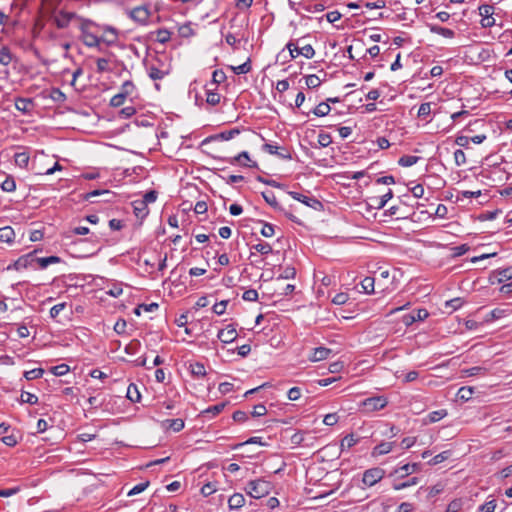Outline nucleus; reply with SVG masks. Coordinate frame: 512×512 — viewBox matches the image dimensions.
Masks as SVG:
<instances>
[{
  "instance_id": "nucleus-31",
  "label": "nucleus",
  "mask_w": 512,
  "mask_h": 512,
  "mask_svg": "<svg viewBox=\"0 0 512 512\" xmlns=\"http://www.w3.org/2000/svg\"><path fill=\"white\" fill-rule=\"evenodd\" d=\"M14 59V55L7 46H2L0 49V64L8 66Z\"/></svg>"
},
{
  "instance_id": "nucleus-44",
  "label": "nucleus",
  "mask_w": 512,
  "mask_h": 512,
  "mask_svg": "<svg viewBox=\"0 0 512 512\" xmlns=\"http://www.w3.org/2000/svg\"><path fill=\"white\" fill-rule=\"evenodd\" d=\"M166 74H167V72L160 70L159 68H157L155 66H150L148 68V75L154 81L163 79Z\"/></svg>"
},
{
  "instance_id": "nucleus-61",
  "label": "nucleus",
  "mask_w": 512,
  "mask_h": 512,
  "mask_svg": "<svg viewBox=\"0 0 512 512\" xmlns=\"http://www.w3.org/2000/svg\"><path fill=\"white\" fill-rule=\"evenodd\" d=\"M318 143L321 147H327L332 143V137L328 133L321 132L318 135Z\"/></svg>"
},
{
  "instance_id": "nucleus-41",
  "label": "nucleus",
  "mask_w": 512,
  "mask_h": 512,
  "mask_svg": "<svg viewBox=\"0 0 512 512\" xmlns=\"http://www.w3.org/2000/svg\"><path fill=\"white\" fill-rule=\"evenodd\" d=\"M252 249H254L255 251H257L258 253H260L262 255H268V254L272 253V251H273L272 246L269 243L264 242V241H261L255 245H253Z\"/></svg>"
},
{
  "instance_id": "nucleus-12",
  "label": "nucleus",
  "mask_w": 512,
  "mask_h": 512,
  "mask_svg": "<svg viewBox=\"0 0 512 512\" xmlns=\"http://www.w3.org/2000/svg\"><path fill=\"white\" fill-rule=\"evenodd\" d=\"M479 15L482 17L481 25L485 28L492 27L495 24V19L492 17L494 7L492 5L483 4L479 6Z\"/></svg>"
},
{
  "instance_id": "nucleus-25",
  "label": "nucleus",
  "mask_w": 512,
  "mask_h": 512,
  "mask_svg": "<svg viewBox=\"0 0 512 512\" xmlns=\"http://www.w3.org/2000/svg\"><path fill=\"white\" fill-rule=\"evenodd\" d=\"M226 405H227V402H221L216 405H212V406L206 408L205 410H203L201 412V414L203 416L213 418V417L217 416L218 414H220L224 410Z\"/></svg>"
},
{
  "instance_id": "nucleus-1",
  "label": "nucleus",
  "mask_w": 512,
  "mask_h": 512,
  "mask_svg": "<svg viewBox=\"0 0 512 512\" xmlns=\"http://www.w3.org/2000/svg\"><path fill=\"white\" fill-rule=\"evenodd\" d=\"M51 18L58 29H65L69 27L70 24H75L79 27L81 22L85 20V18L79 16L77 13L67 11L64 8L54 10Z\"/></svg>"
},
{
  "instance_id": "nucleus-36",
  "label": "nucleus",
  "mask_w": 512,
  "mask_h": 512,
  "mask_svg": "<svg viewBox=\"0 0 512 512\" xmlns=\"http://www.w3.org/2000/svg\"><path fill=\"white\" fill-rule=\"evenodd\" d=\"M61 262V258L58 256H49V257H42L37 258V263L41 269H45L50 264H56Z\"/></svg>"
},
{
  "instance_id": "nucleus-48",
  "label": "nucleus",
  "mask_w": 512,
  "mask_h": 512,
  "mask_svg": "<svg viewBox=\"0 0 512 512\" xmlns=\"http://www.w3.org/2000/svg\"><path fill=\"white\" fill-rule=\"evenodd\" d=\"M206 102L212 106H215L217 104H219L220 102V94L213 91V90H210L208 89L207 92H206Z\"/></svg>"
},
{
  "instance_id": "nucleus-22",
  "label": "nucleus",
  "mask_w": 512,
  "mask_h": 512,
  "mask_svg": "<svg viewBox=\"0 0 512 512\" xmlns=\"http://www.w3.org/2000/svg\"><path fill=\"white\" fill-rule=\"evenodd\" d=\"M394 444V442H381L380 444L376 445L373 448L371 455L373 457H378L381 455L388 454L389 452L392 451Z\"/></svg>"
},
{
  "instance_id": "nucleus-46",
  "label": "nucleus",
  "mask_w": 512,
  "mask_h": 512,
  "mask_svg": "<svg viewBox=\"0 0 512 512\" xmlns=\"http://www.w3.org/2000/svg\"><path fill=\"white\" fill-rule=\"evenodd\" d=\"M141 347V343L137 339H133L130 341L129 344L125 347V352L129 355H135L138 353L139 349Z\"/></svg>"
},
{
  "instance_id": "nucleus-53",
  "label": "nucleus",
  "mask_w": 512,
  "mask_h": 512,
  "mask_svg": "<svg viewBox=\"0 0 512 512\" xmlns=\"http://www.w3.org/2000/svg\"><path fill=\"white\" fill-rule=\"evenodd\" d=\"M473 393H474V389L472 387H461L458 390L457 395L460 399L468 401L469 399H471Z\"/></svg>"
},
{
  "instance_id": "nucleus-56",
  "label": "nucleus",
  "mask_w": 512,
  "mask_h": 512,
  "mask_svg": "<svg viewBox=\"0 0 512 512\" xmlns=\"http://www.w3.org/2000/svg\"><path fill=\"white\" fill-rule=\"evenodd\" d=\"M262 223H263V227L260 231L261 235L266 238L272 237L275 234L274 225L267 223V222H262Z\"/></svg>"
},
{
  "instance_id": "nucleus-3",
  "label": "nucleus",
  "mask_w": 512,
  "mask_h": 512,
  "mask_svg": "<svg viewBox=\"0 0 512 512\" xmlns=\"http://www.w3.org/2000/svg\"><path fill=\"white\" fill-rule=\"evenodd\" d=\"M245 490L252 498L260 499L270 493L271 483L263 479L252 480L248 482Z\"/></svg>"
},
{
  "instance_id": "nucleus-35",
  "label": "nucleus",
  "mask_w": 512,
  "mask_h": 512,
  "mask_svg": "<svg viewBox=\"0 0 512 512\" xmlns=\"http://www.w3.org/2000/svg\"><path fill=\"white\" fill-rule=\"evenodd\" d=\"M420 159L421 157L419 156L403 155L402 157L399 158L398 164L402 167H410L416 164Z\"/></svg>"
},
{
  "instance_id": "nucleus-39",
  "label": "nucleus",
  "mask_w": 512,
  "mask_h": 512,
  "mask_svg": "<svg viewBox=\"0 0 512 512\" xmlns=\"http://www.w3.org/2000/svg\"><path fill=\"white\" fill-rule=\"evenodd\" d=\"M330 111L331 107L329 106V104L326 102H321L313 109L312 112L314 115L318 117H323L328 115Z\"/></svg>"
},
{
  "instance_id": "nucleus-19",
  "label": "nucleus",
  "mask_w": 512,
  "mask_h": 512,
  "mask_svg": "<svg viewBox=\"0 0 512 512\" xmlns=\"http://www.w3.org/2000/svg\"><path fill=\"white\" fill-rule=\"evenodd\" d=\"M0 178H3L1 182V189L4 192H14L16 190V182L12 175L0 172Z\"/></svg>"
},
{
  "instance_id": "nucleus-5",
  "label": "nucleus",
  "mask_w": 512,
  "mask_h": 512,
  "mask_svg": "<svg viewBox=\"0 0 512 512\" xmlns=\"http://www.w3.org/2000/svg\"><path fill=\"white\" fill-rule=\"evenodd\" d=\"M317 437L308 431H297L290 437V442L296 446L313 447Z\"/></svg>"
},
{
  "instance_id": "nucleus-52",
  "label": "nucleus",
  "mask_w": 512,
  "mask_h": 512,
  "mask_svg": "<svg viewBox=\"0 0 512 512\" xmlns=\"http://www.w3.org/2000/svg\"><path fill=\"white\" fill-rule=\"evenodd\" d=\"M305 80H306L307 87L310 89L317 88L321 84L320 78L315 74L306 76Z\"/></svg>"
},
{
  "instance_id": "nucleus-37",
  "label": "nucleus",
  "mask_w": 512,
  "mask_h": 512,
  "mask_svg": "<svg viewBox=\"0 0 512 512\" xmlns=\"http://www.w3.org/2000/svg\"><path fill=\"white\" fill-rule=\"evenodd\" d=\"M29 155L26 152H18L14 155V161L20 168H26L29 163Z\"/></svg>"
},
{
  "instance_id": "nucleus-51",
  "label": "nucleus",
  "mask_w": 512,
  "mask_h": 512,
  "mask_svg": "<svg viewBox=\"0 0 512 512\" xmlns=\"http://www.w3.org/2000/svg\"><path fill=\"white\" fill-rule=\"evenodd\" d=\"M44 370L42 368H35L29 371H25L24 377L27 380H34L43 376Z\"/></svg>"
},
{
  "instance_id": "nucleus-9",
  "label": "nucleus",
  "mask_w": 512,
  "mask_h": 512,
  "mask_svg": "<svg viewBox=\"0 0 512 512\" xmlns=\"http://www.w3.org/2000/svg\"><path fill=\"white\" fill-rule=\"evenodd\" d=\"M288 194L294 200H297L314 210L319 211V210H322V208H323L322 202L315 197H309V196L303 195V194L295 192V191H288Z\"/></svg>"
},
{
  "instance_id": "nucleus-10",
  "label": "nucleus",
  "mask_w": 512,
  "mask_h": 512,
  "mask_svg": "<svg viewBox=\"0 0 512 512\" xmlns=\"http://www.w3.org/2000/svg\"><path fill=\"white\" fill-rule=\"evenodd\" d=\"M361 404L367 411L373 412L383 409L388 404V401L383 396H374L366 398Z\"/></svg>"
},
{
  "instance_id": "nucleus-18",
  "label": "nucleus",
  "mask_w": 512,
  "mask_h": 512,
  "mask_svg": "<svg viewBox=\"0 0 512 512\" xmlns=\"http://www.w3.org/2000/svg\"><path fill=\"white\" fill-rule=\"evenodd\" d=\"M228 162L230 164L240 163L242 166L245 167H257V163L251 161L249 154L246 151H243L239 153L237 156L228 159Z\"/></svg>"
},
{
  "instance_id": "nucleus-64",
  "label": "nucleus",
  "mask_w": 512,
  "mask_h": 512,
  "mask_svg": "<svg viewBox=\"0 0 512 512\" xmlns=\"http://www.w3.org/2000/svg\"><path fill=\"white\" fill-rule=\"evenodd\" d=\"M51 372L56 376H63L69 372V366L60 364L51 368Z\"/></svg>"
},
{
  "instance_id": "nucleus-34",
  "label": "nucleus",
  "mask_w": 512,
  "mask_h": 512,
  "mask_svg": "<svg viewBox=\"0 0 512 512\" xmlns=\"http://www.w3.org/2000/svg\"><path fill=\"white\" fill-rule=\"evenodd\" d=\"M126 397L130 401H132V402H139L140 401L141 395H140V392L138 390V387L134 383H131L128 386Z\"/></svg>"
},
{
  "instance_id": "nucleus-21",
  "label": "nucleus",
  "mask_w": 512,
  "mask_h": 512,
  "mask_svg": "<svg viewBox=\"0 0 512 512\" xmlns=\"http://www.w3.org/2000/svg\"><path fill=\"white\" fill-rule=\"evenodd\" d=\"M132 206L133 212L138 219L143 220L149 213V209L148 206H146L145 201L135 200L132 203Z\"/></svg>"
},
{
  "instance_id": "nucleus-28",
  "label": "nucleus",
  "mask_w": 512,
  "mask_h": 512,
  "mask_svg": "<svg viewBox=\"0 0 512 512\" xmlns=\"http://www.w3.org/2000/svg\"><path fill=\"white\" fill-rule=\"evenodd\" d=\"M393 198V191L388 189V191L382 195L381 197H373L371 200L374 202V207L376 209H382L385 207L387 202Z\"/></svg>"
},
{
  "instance_id": "nucleus-6",
  "label": "nucleus",
  "mask_w": 512,
  "mask_h": 512,
  "mask_svg": "<svg viewBox=\"0 0 512 512\" xmlns=\"http://www.w3.org/2000/svg\"><path fill=\"white\" fill-rule=\"evenodd\" d=\"M262 150L283 160H292L291 150L287 146H279L276 143H265Z\"/></svg>"
},
{
  "instance_id": "nucleus-49",
  "label": "nucleus",
  "mask_w": 512,
  "mask_h": 512,
  "mask_svg": "<svg viewBox=\"0 0 512 512\" xmlns=\"http://www.w3.org/2000/svg\"><path fill=\"white\" fill-rule=\"evenodd\" d=\"M20 402L21 403H28V404L34 405V404L38 403V397L35 394H33V393L25 392L24 391L21 394Z\"/></svg>"
},
{
  "instance_id": "nucleus-26",
  "label": "nucleus",
  "mask_w": 512,
  "mask_h": 512,
  "mask_svg": "<svg viewBox=\"0 0 512 512\" xmlns=\"http://www.w3.org/2000/svg\"><path fill=\"white\" fill-rule=\"evenodd\" d=\"M360 441V437H357L355 434L351 433L346 435L342 440L340 444L341 451L348 450L358 444Z\"/></svg>"
},
{
  "instance_id": "nucleus-63",
  "label": "nucleus",
  "mask_w": 512,
  "mask_h": 512,
  "mask_svg": "<svg viewBox=\"0 0 512 512\" xmlns=\"http://www.w3.org/2000/svg\"><path fill=\"white\" fill-rule=\"evenodd\" d=\"M216 490L217 489H216L215 483L208 482L202 486L201 493L203 496L207 497V496L212 495L214 492H216Z\"/></svg>"
},
{
  "instance_id": "nucleus-54",
  "label": "nucleus",
  "mask_w": 512,
  "mask_h": 512,
  "mask_svg": "<svg viewBox=\"0 0 512 512\" xmlns=\"http://www.w3.org/2000/svg\"><path fill=\"white\" fill-rule=\"evenodd\" d=\"M296 276V269L292 266H287L283 269L277 280L280 279H293Z\"/></svg>"
},
{
  "instance_id": "nucleus-38",
  "label": "nucleus",
  "mask_w": 512,
  "mask_h": 512,
  "mask_svg": "<svg viewBox=\"0 0 512 512\" xmlns=\"http://www.w3.org/2000/svg\"><path fill=\"white\" fill-rule=\"evenodd\" d=\"M374 285H375V279L373 277H365L361 281V288H362L363 292L366 294L374 293Z\"/></svg>"
},
{
  "instance_id": "nucleus-11",
  "label": "nucleus",
  "mask_w": 512,
  "mask_h": 512,
  "mask_svg": "<svg viewBox=\"0 0 512 512\" xmlns=\"http://www.w3.org/2000/svg\"><path fill=\"white\" fill-rule=\"evenodd\" d=\"M36 252L37 250H34L33 252L19 257L13 265L8 266V269L14 268L15 270H22L32 266L34 262H37V257L35 256Z\"/></svg>"
},
{
  "instance_id": "nucleus-62",
  "label": "nucleus",
  "mask_w": 512,
  "mask_h": 512,
  "mask_svg": "<svg viewBox=\"0 0 512 512\" xmlns=\"http://www.w3.org/2000/svg\"><path fill=\"white\" fill-rule=\"evenodd\" d=\"M226 80V74L223 70H215L212 74V82L214 85L220 84Z\"/></svg>"
},
{
  "instance_id": "nucleus-27",
  "label": "nucleus",
  "mask_w": 512,
  "mask_h": 512,
  "mask_svg": "<svg viewBox=\"0 0 512 512\" xmlns=\"http://www.w3.org/2000/svg\"><path fill=\"white\" fill-rule=\"evenodd\" d=\"M15 240V231L10 226L0 228V242L8 244L13 243Z\"/></svg>"
},
{
  "instance_id": "nucleus-30",
  "label": "nucleus",
  "mask_w": 512,
  "mask_h": 512,
  "mask_svg": "<svg viewBox=\"0 0 512 512\" xmlns=\"http://www.w3.org/2000/svg\"><path fill=\"white\" fill-rule=\"evenodd\" d=\"M245 503V498L241 493H234L228 499V505L231 510L241 508Z\"/></svg>"
},
{
  "instance_id": "nucleus-7",
  "label": "nucleus",
  "mask_w": 512,
  "mask_h": 512,
  "mask_svg": "<svg viewBox=\"0 0 512 512\" xmlns=\"http://www.w3.org/2000/svg\"><path fill=\"white\" fill-rule=\"evenodd\" d=\"M93 24L91 20L85 19L78 27L82 32L83 42L88 47H96L100 43V39L95 34L89 32V28Z\"/></svg>"
},
{
  "instance_id": "nucleus-2",
  "label": "nucleus",
  "mask_w": 512,
  "mask_h": 512,
  "mask_svg": "<svg viewBox=\"0 0 512 512\" xmlns=\"http://www.w3.org/2000/svg\"><path fill=\"white\" fill-rule=\"evenodd\" d=\"M302 41L303 39H297L296 41L290 40L286 44V48L289 50V54L292 59L299 55H302L307 59L314 57V48L310 44H304Z\"/></svg>"
},
{
  "instance_id": "nucleus-17",
  "label": "nucleus",
  "mask_w": 512,
  "mask_h": 512,
  "mask_svg": "<svg viewBox=\"0 0 512 512\" xmlns=\"http://www.w3.org/2000/svg\"><path fill=\"white\" fill-rule=\"evenodd\" d=\"M420 464L419 463H412V464H405L398 468H396L393 472L394 475H397L399 478H404L414 472L419 471Z\"/></svg>"
},
{
  "instance_id": "nucleus-20",
  "label": "nucleus",
  "mask_w": 512,
  "mask_h": 512,
  "mask_svg": "<svg viewBox=\"0 0 512 512\" xmlns=\"http://www.w3.org/2000/svg\"><path fill=\"white\" fill-rule=\"evenodd\" d=\"M512 278V275L510 273V269L509 268H506V269H503V270H497V271H494L493 274L490 276V282L492 284H495V283H503L505 280H509Z\"/></svg>"
},
{
  "instance_id": "nucleus-33",
  "label": "nucleus",
  "mask_w": 512,
  "mask_h": 512,
  "mask_svg": "<svg viewBox=\"0 0 512 512\" xmlns=\"http://www.w3.org/2000/svg\"><path fill=\"white\" fill-rule=\"evenodd\" d=\"M262 196L267 204L273 207L276 210L282 211L283 208L278 203L275 194L272 191H264L262 192Z\"/></svg>"
},
{
  "instance_id": "nucleus-4",
  "label": "nucleus",
  "mask_w": 512,
  "mask_h": 512,
  "mask_svg": "<svg viewBox=\"0 0 512 512\" xmlns=\"http://www.w3.org/2000/svg\"><path fill=\"white\" fill-rule=\"evenodd\" d=\"M128 16L140 25H147L151 16L149 5H141L129 10Z\"/></svg>"
},
{
  "instance_id": "nucleus-58",
  "label": "nucleus",
  "mask_w": 512,
  "mask_h": 512,
  "mask_svg": "<svg viewBox=\"0 0 512 512\" xmlns=\"http://www.w3.org/2000/svg\"><path fill=\"white\" fill-rule=\"evenodd\" d=\"M349 300V295L345 292L337 293L332 298V303L335 305H344Z\"/></svg>"
},
{
  "instance_id": "nucleus-13",
  "label": "nucleus",
  "mask_w": 512,
  "mask_h": 512,
  "mask_svg": "<svg viewBox=\"0 0 512 512\" xmlns=\"http://www.w3.org/2000/svg\"><path fill=\"white\" fill-rule=\"evenodd\" d=\"M429 316V313L426 309L421 308L412 311L409 314L403 316L402 321L406 326L412 325L416 321H423Z\"/></svg>"
},
{
  "instance_id": "nucleus-24",
  "label": "nucleus",
  "mask_w": 512,
  "mask_h": 512,
  "mask_svg": "<svg viewBox=\"0 0 512 512\" xmlns=\"http://www.w3.org/2000/svg\"><path fill=\"white\" fill-rule=\"evenodd\" d=\"M162 427L165 429H171L174 432H179L184 428V421L180 418L166 419L162 422Z\"/></svg>"
},
{
  "instance_id": "nucleus-42",
  "label": "nucleus",
  "mask_w": 512,
  "mask_h": 512,
  "mask_svg": "<svg viewBox=\"0 0 512 512\" xmlns=\"http://www.w3.org/2000/svg\"><path fill=\"white\" fill-rule=\"evenodd\" d=\"M511 310L509 308H495L490 312V318L487 320H498L507 316Z\"/></svg>"
},
{
  "instance_id": "nucleus-45",
  "label": "nucleus",
  "mask_w": 512,
  "mask_h": 512,
  "mask_svg": "<svg viewBox=\"0 0 512 512\" xmlns=\"http://www.w3.org/2000/svg\"><path fill=\"white\" fill-rule=\"evenodd\" d=\"M171 39V32L167 29L161 28L156 31V40L161 43L165 44Z\"/></svg>"
},
{
  "instance_id": "nucleus-40",
  "label": "nucleus",
  "mask_w": 512,
  "mask_h": 512,
  "mask_svg": "<svg viewBox=\"0 0 512 512\" xmlns=\"http://www.w3.org/2000/svg\"><path fill=\"white\" fill-rule=\"evenodd\" d=\"M48 97L56 103H63L66 100V95L59 88H52Z\"/></svg>"
},
{
  "instance_id": "nucleus-43",
  "label": "nucleus",
  "mask_w": 512,
  "mask_h": 512,
  "mask_svg": "<svg viewBox=\"0 0 512 512\" xmlns=\"http://www.w3.org/2000/svg\"><path fill=\"white\" fill-rule=\"evenodd\" d=\"M418 482H419V479L417 477H412L409 480L404 481V482H394L392 484V487L394 490H402L407 487L416 485V484H418Z\"/></svg>"
},
{
  "instance_id": "nucleus-55",
  "label": "nucleus",
  "mask_w": 512,
  "mask_h": 512,
  "mask_svg": "<svg viewBox=\"0 0 512 512\" xmlns=\"http://www.w3.org/2000/svg\"><path fill=\"white\" fill-rule=\"evenodd\" d=\"M450 456L449 451H443L437 455H435L428 463L429 465H437L445 460H447Z\"/></svg>"
},
{
  "instance_id": "nucleus-50",
  "label": "nucleus",
  "mask_w": 512,
  "mask_h": 512,
  "mask_svg": "<svg viewBox=\"0 0 512 512\" xmlns=\"http://www.w3.org/2000/svg\"><path fill=\"white\" fill-rule=\"evenodd\" d=\"M447 416V411L445 409H440L429 413L428 418L430 423H435Z\"/></svg>"
},
{
  "instance_id": "nucleus-57",
  "label": "nucleus",
  "mask_w": 512,
  "mask_h": 512,
  "mask_svg": "<svg viewBox=\"0 0 512 512\" xmlns=\"http://www.w3.org/2000/svg\"><path fill=\"white\" fill-rule=\"evenodd\" d=\"M430 113H431V103L425 102L420 105L417 115H418V117L426 118L430 115Z\"/></svg>"
},
{
  "instance_id": "nucleus-59",
  "label": "nucleus",
  "mask_w": 512,
  "mask_h": 512,
  "mask_svg": "<svg viewBox=\"0 0 512 512\" xmlns=\"http://www.w3.org/2000/svg\"><path fill=\"white\" fill-rule=\"evenodd\" d=\"M135 89V85L133 84L132 81H125L122 86H121V91H120V94H124L125 97L129 96L132 94V92L134 91Z\"/></svg>"
},
{
  "instance_id": "nucleus-32",
  "label": "nucleus",
  "mask_w": 512,
  "mask_h": 512,
  "mask_svg": "<svg viewBox=\"0 0 512 512\" xmlns=\"http://www.w3.org/2000/svg\"><path fill=\"white\" fill-rule=\"evenodd\" d=\"M189 369L192 376L195 378H202L206 375L205 366L200 362L190 363Z\"/></svg>"
},
{
  "instance_id": "nucleus-29",
  "label": "nucleus",
  "mask_w": 512,
  "mask_h": 512,
  "mask_svg": "<svg viewBox=\"0 0 512 512\" xmlns=\"http://www.w3.org/2000/svg\"><path fill=\"white\" fill-rule=\"evenodd\" d=\"M428 27L432 33L441 35L445 38H453L455 36V32L452 29L441 27L434 24H429Z\"/></svg>"
},
{
  "instance_id": "nucleus-15",
  "label": "nucleus",
  "mask_w": 512,
  "mask_h": 512,
  "mask_svg": "<svg viewBox=\"0 0 512 512\" xmlns=\"http://www.w3.org/2000/svg\"><path fill=\"white\" fill-rule=\"evenodd\" d=\"M35 107L31 98L17 97L15 99V108L23 114H30Z\"/></svg>"
},
{
  "instance_id": "nucleus-16",
  "label": "nucleus",
  "mask_w": 512,
  "mask_h": 512,
  "mask_svg": "<svg viewBox=\"0 0 512 512\" xmlns=\"http://www.w3.org/2000/svg\"><path fill=\"white\" fill-rule=\"evenodd\" d=\"M240 134L239 128H233L231 130L223 131L219 134L212 135L207 137L203 143H207L209 141H215V140H222V141H228L233 139L236 135Z\"/></svg>"
},
{
  "instance_id": "nucleus-8",
  "label": "nucleus",
  "mask_w": 512,
  "mask_h": 512,
  "mask_svg": "<svg viewBox=\"0 0 512 512\" xmlns=\"http://www.w3.org/2000/svg\"><path fill=\"white\" fill-rule=\"evenodd\" d=\"M384 475V469L380 467L370 468L363 473L362 482L364 485L371 487L381 481Z\"/></svg>"
},
{
  "instance_id": "nucleus-60",
  "label": "nucleus",
  "mask_w": 512,
  "mask_h": 512,
  "mask_svg": "<svg viewBox=\"0 0 512 512\" xmlns=\"http://www.w3.org/2000/svg\"><path fill=\"white\" fill-rule=\"evenodd\" d=\"M462 505L463 503L460 499H454L448 504L446 512H460Z\"/></svg>"
},
{
  "instance_id": "nucleus-23",
  "label": "nucleus",
  "mask_w": 512,
  "mask_h": 512,
  "mask_svg": "<svg viewBox=\"0 0 512 512\" xmlns=\"http://www.w3.org/2000/svg\"><path fill=\"white\" fill-rule=\"evenodd\" d=\"M331 349L329 348H326V347H317L313 350V353L310 357V360L312 362H318V361H322V360H325L329 357V355L331 354Z\"/></svg>"
},
{
  "instance_id": "nucleus-47",
  "label": "nucleus",
  "mask_w": 512,
  "mask_h": 512,
  "mask_svg": "<svg viewBox=\"0 0 512 512\" xmlns=\"http://www.w3.org/2000/svg\"><path fill=\"white\" fill-rule=\"evenodd\" d=\"M231 69L233 70V72L235 74H247L251 71L252 67H251V63H250V59H248L246 62H244L243 64L239 65V66H231Z\"/></svg>"
},
{
  "instance_id": "nucleus-14",
  "label": "nucleus",
  "mask_w": 512,
  "mask_h": 512,
  "mask_svg": "<svg viewBox=\"0 0 512 512\" xmlns=\"http://www.w3.org/2000/svg\"><path fill=\"white\" fill-rule=\"evenodd\" d=\"M238 334L236 328L229 324L224 329L219 330L218 339L223 343H231L237 338Z\"/></svg>"
}]
</instances>
